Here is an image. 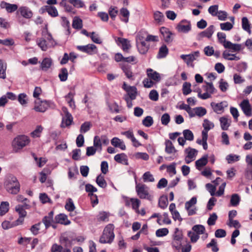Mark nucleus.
<instances>
[{"instance_id": "nucleus-1", "label": "nucleus", "mask_w": 252, "mask_h": 252, "mask_svg": "<svg viewBox=\"0 0 252 252\" xmlns=\"http://www.w3.org/2000/svg\"><path fill=\"white\" fill-rule=\"evenodd\" d=\"M37 43L43 51H46L48 48L55 45L51 33L48 31L47 25L42 31V37L37 40Z\"/></svg>"}, {"instance_id": "nucleus-2", "label": "nucleus", "mask_w": 252, "mask_h": 252, "mask_svg": "<svg viewBox=\"0 0 252 252\" xmlns=\"http://www.w3.org/2000/svg\"><path fill=\"white\" fill-rule=\"evenodd\" d=\"M193 92L197 93L198 98L205 100L211 98L212 94L216 93L217 90L212 83L207 82L202 85L201 88L193 90Z\"/></svg>"}, {"instance_id": "nucleus-3", "label": "nucleus", "mask_w": 252, "mask_h": 252, "mask_svg": "<svg viewBox=\"0 0 252 252\" xmlns=\"http://www.w3.org/2000/svg\"><path fill=\"white\" fill-rule=\"evenodd\" d=\"M30 142L31 139L28 136L23 134L17 135L14 138L11 142L13 151L15 153H18L28 146Z\"/></svg>"}, {"instance_id": "nucleus-4", "label": "nucleus", "mask_w": 252, "mask_h": 252, "mask_svg": "<svg viewBox=\"0 0 252 252\" xmlns=\"http://www.w3.org/2000/svg\"><path fill=\"white\" fill-rule=\"evenodd\" d=\"M114 229V226L113 224H107L104 228L102 234L99 238V242L101 244H111L115 237Z\"/></svg>"}, {"instance_id": "nucleus-5", "label": "nucleus", "mask_w": 252, "mask_h": 252, "mask_svg": "<svg viewBox=\"0 0 252 252\" xmlns=\"http://www.w3.org/2000/svg\"><path fill=\"white\" fill-rule=\"evenodd\" d=\"M6 190L11 194H17L20 190V184L14 176L9 178L5 183Z\"/></svg>"}, {"instance_id": "nucleus-6", "label": "nucleus", "mask_w": 252, "mask_h": 252, "mask_svg": "<svg viewBox=\"0 0 252 252\" xmlns=\"http://www.w3.org/2000/svg\"><path fill=\"white\" fill-rule=\"evenodd\" d=\"M135 189L137 195L140 198L151 199V196L149 193V188L146 185L137 184L136 182Z\"/></svg>"}, {"instance_id": "nucleus-7", "label": "nucleus", "mask_w": 252, "mask_h": 252, "mask_svg": "<svg viewBox=\"0 0 252 252\" xmlns=\"http://www.w3.org/2000/svg\"><path fill=\"white\" fill-rule=\"evenodd\" d=\"M29 208V205L26 203L23 205H18L15 207V211L19 215V218L16 220V225H20L23 223L24 218L27 215L26 209Z\"/></svg>"}, {"instance_id": "nucleus-8", "label": "nucleus", "mask_w": 252, "mask_h": 252, "mask_svg": "<svg viewBox=\"0 0 252 252\" xmlns=\"http://www.w3.org/2000/svg\"><path fill=\"white\" fill-rule=\"evenodd\" d=\"M183 240V233L178 228H176L173 235L172 246L176 250H179L182 246Z\"/></svg>"}, {"instance_id": "nucleus-9", "label": "nucleus", "mask_w": 252, "mask_h": 252, "mask_svg": "<svg viewBox=\"0 0 252 252\" xmlns=\"http://www.w3.org/2000/svg\"><path fill=\"white\" fill-rule=\"evenodd\" d=\"M200 56V52L198 51H194L188 55H181L180 58L184 60L189 66L194 67L193 62L196 60Z\"/></svg>"}, {"instance_id": "nucleus-10", "label": "nucleus", "mask_w": 252, "mask_h": 252, "mask_svg": "<svg viewBox=\"0 0 252 252\" xmlns=\"http://www.w3.org/2000/svg\"><path fill=\"white\" fill-rule=\"evenodd\" d=\"M210 106L213 111L217 114H221L224 111V108L228 106L227 102L223 101L219 103L212 102Z\"/></svg>"}, {"instance_id": "nucleus-11", "label": "nucleus", "mask_w": 252, "mask_h": 252, "mask_svg": "<svg viewBox=\"0 0 252 252\" xmlns=\"http://www.w3.org/2000/svg\"><path fill=\"white\" fill-rule=\"evenodd\" d=\"M77 49L84 53L89 55H93L97 53V49L96 46L93 44H89L86 45L77 46Z\"/></svg>"}, {"instance_id": "nucleus-12", "label": "nucleus", "mask_w": 252, "mask_h": 252, "mask_svg": "<svg viewBox=\"0 0 252 252\" xmlns=\"http://www.w3.org/2000/svg\"><path fill=\"white\" fill-rule=\"evenodd\" d=\"M185 152L187 154L185 158V162L186 163L189 164L191 161L195 160L198 151L195 149L189 147L186 149Z\"/></svg>"}, {"instance_id": "nucleus-13", "label": "nucleus", "mask_w": 252, "mask_h": 252, "mask_svg": "<svg viewBox=\"0 0 252 252\" xmlns=\"http://www.w3.org/2000/svg\"><path fill=\"white\" fill-rule=\"evenodd\" d=\"M207 113L206 109L203 107H196L193 108H191L189 114L190 118H193L195 116L202 117Z\"/></svg>"}, {"instance_id": "nucleus-14", "label": "nucleus", "mask_w": 252, "mask_h": 252, "mask_svg": "<svg viewBox=\"0 0 252 252\" xmlns=\"http://www.w3.org/2000/svg\"><path fill=\"white\" fill-rule=\"evenodd\" d=\"M125 205L127 207H131L136 212H139L140 201L137 198L126 197L125 200Z\"/></svg>"}, {"instance_id": "nucleus-15", "label": "nucleus", "mask_w": 252, "mask_h": 252, "mask_svg": "<svg viewBox=\"0 0 252 252\" xmlns=\"http://www.w3.org/2000/svg\"><path fill=\"white\" fill-rule=\"evenodd\" d=\"M34 103L33 109L36 112H44L49 106L47 101H41L39 98H37Z\"/></svg>"}, {"instance_id": "nucleus-16", "label": "nucleus", "mask_w": 252, "mask_h": 252, "mask_svg": "<svg viewBox=\"0 0 252 252\" xmlns=\"http://www.w3.org/2000/svg\"><path fill=\"white\" fill-rule=\"evenodd\" d=\"M220 126L222 130H227L231 125V119L229 116L225 115L219 119Z\"/></svg>"}, {"instance_id": "nucleus-17", "label": "nucleus", "mask_w": 252, "mask_h": 252, "mask_svg": "<svg viewBox=\"0 0 252 252\" xmlns=\"http://www.w3.org/2000/svg\"><path fill=\"white\" fill-rule=\"evenodd\" d=\"M115 41L118 46L121 47L124 52H127L129 49L131 47L129 41L127 39L117 37L115 39Z\"/></svg>"}, {"instance_id": "nucleus-18", "label": "nucleus", "mask_w": 252, "mask_h": 252, "mask_svg": "<svg viewBox=\"0 0 252 252\" xmlns=\"http://www.w3.org/2000/svg\"><path fill=\"white\" fill-rule=\"evenodd\" d=\"M160 32L166 42L169 43L172 41L173 33L168 28L162 27L160 29Z\"/></svg>"}, {"instance_id": "nucleus-19", "label": "nucleus", "mask_w": 252, "mask_h": 252, "mask_svg": "<svg viewBox=\"0 0 252 252\" xmlns=\"http://www.w3.org/2000/svg\"><path fill=\"white\" fill-rule=\"evenodd\" d=\"M240 106L246 116L250 117L252 115V108L248 99L243 100L240 104Z\"/></svg>"}, {"instance_id": "nucleus-20", "label": "nucleus", "mask_w": 252, "mask_h": 252, "mask_svg": "<svg viewBox=\"0 0 252 252\" xmlns=\"http://www.w3.org/2000/svg\"><path fill=\"white\" fill-rule=\"evenodd\" d=\"M225 49H230L232 52H239L244 50L245 46L242 44L233 43L230 41H227L224 45Z\"/></svg>"}, {"instance_id": "nucleus-21", "label": "nucleus", "mask_w": 252, "mask_h": 252, "mask_svg": "<svg viewBox=\"0 0 252 252\" xmlns=\"http://www.w3.org/2000/svg\"><path fill=\"white\" fill-rule=\"evenodd\" d=\"M17 13H20L22 17L26 19H31L33 16L32 11L27 6H21L19 7Z\"/></svg>"}, {"instance_id": "nucleus-22", "label": "nucleus", "mask_w": 252, "mask_h": 252, "mask_svg": "<svg viewBox=\"0 0 252 252\" xmlns=\"http://www.w3.org/2000/svg\"><path fill=\"white\" fill-rule=\"evenodd\" d=\"M119 65L126 77L129 79L133 80V74L131 71V65L125 63H121Z\"/></svg>"}, {"instance_id": "nucleus-23", "label": "nucleus", "mask_w": 252, "mask_h": 252, "mask_svg": "<svg viewBox=\"0 0 252 252\" xmlns=\"http://www.w3.org/2000/svg\"><path fill=\"white\" fill-rule=\"evenodd\" d=\"M214 32V26H210L206 30L201 32L197 35V38L201 40L203 37L210 38Z\"/></svg>"}, {"instance_id": "nucleus-24", "label": "nucleus", "mask_w": 252, "mask_h": 252, "mask_svg": "<svg viewBox=\"0 0 252 252\" xmlns=\"http://www.w3.org/2000/svg\"><path fill=\"white\" fill-rule=\"evenodd\" d=\"M202 126L204 129L202 131V135L207 136H208V131L215 126L213 122L206 119L204 120Z\"/></svg>"}, {"instance_id": "nucleus-25", "label": "nucleus", "mask_w": 252, "mask_h": 252, "mask_svg": "<svg viewBox=\"0 0 252 252\" xmlns=\"http://www.w3.org/2000/svg\"><path fill=\"white\" fill-rule=\"evenodd\" d=\"M147 74L148 78L155 83L158 82L160 80V74L151 68L147 69Z\"/></svg>"}, {"instance_id": "nucleus-26", "label": "nucleus", "mask_w": 252, "mask_h": 252, "mask_svg": "<svg viewBox=\"0 0 252 252\" xmlns=\"http://www.w3.org/2000/svg\"><path fill=\"white\" fill-rule=\"evenodd\" d=\"M75 94L74 91H71L65 96L66 101L69 106L73 110H74L76 108L75 103L74 100Z\"/></svg>"}, {"instance_id": "nucleus-27", "label": "nucleus", "mask_w": 252, "mask_h": 252, "mask_svg": "<svg viewBox=\"0 0 252 252\" xmlns=\"http://www.w3.org/2000/svg\"><path fill=\"white\" fill-rule=\"evenodd\" d=\"M0 6L2 8H5L7 12L12 13L18 9V6L15 4H11L5 1H2L0 3Z\"/></svg>"}, {"instance_id": "nucleus-28", "label": "nucleus", "mask_w": 252, "mask_h": 252, "mask_svg": "<svg viewBox=\"0 0 252 252\" xmlns=\"http://www.w3.org/2000/svg\"><path fill=\"white\" fill-rule=\"evenodd\" d=\"M208 155H205L200 159L197 160L195 161V167L196 169L200 170L203 167L205 166L208 163Z\"/></svg>"}, {"instance_id": "nucleus-29", "label": "nucleus", "mask_w": 252, "mask_h": 252, "mask_svg": "<svg viewBox=\"0 0 252 252\" xmlns=\"http://www.w3.org/2000/svg\"><path fill=\"white\" fill-rule=\"evenodd\" d=\"M114 160L121 164H123L126 165L128 164V159L126 155L124 153L119 154L115 156Z\"/></svg>"}, {"instance_id": "nucleus-30", "label": "nucleus", "mask_w": 252, "mask_h": 252, "mask_svg": "<svg viewBox=\"0 0 252 252\" xmlns=\"http://www.w3.org/2000/svg\"><path fill=\"white\" fill-rule=\"evenodd\" d=\"M53 214V212L51 211L48 214V216H45L42 219V222L44 224L46 229L51 225L52 223H54Z\"/></svg>"}, {"instance_id": "nucleus-31", "label": "nucleus", "mask_w": 252, "mask_h": 252, "mask_svg": "<svg viewBox=\"0 0 252 252\" xmlns=\"http://www.w3.org/2000/svg\"><path fill=\"white\" fill-rule=\"evenodd\" d=\"M64 119H65V120H64V124H65L66 126H69L73 123V118L72 115L68 112L67 109L64 107Z\"/></svg>"}, {"instance_id": "nucleus-32", "label": "nucleus", "mask_w": 252, "mask_h": 252, "mask_svg": "<svg viewBox=\"0 0 252 252\" xmlns=\"http://www.w3.org/2000/svg\"><path fill=\"white\" fill-rule=\"evenodd\" d=\"M111 143L115 147H118L122 150H126V147L124 141L117 137L112 138Z\"/></svg>"}, {"instance_id": "nucleus-33", "label": "nucleus", "mask_w": 252, "mask_h": 252, "mask_svg": "<svg viewBox=\"0 0 252 252\" xmlns=\"http://www.w3.org/2000/svg\"><path fill=\"white\" fill-rule=\"evenodd\" d=\"M78 174V170L76 166H72L69 167L68 171V178L69 180H74L76 179V176Z\"/></svg>"}, {"instance_id": "nucleus-34", "label": "nucleus", "mask_w": 252, "mask_h": 252, "mask_svg": "<svg viewBox=\"0 0 252 252\" xmlns=\"http://www.w3.org/2000/svg\"><path fill=\"white\" fill-rule=\"evenodd\" d=\"M64 207L67 211L70 212V216H73L72 212L75 210V206L71 198H69L66 199Z\"/></svg>"}, {"instance_id": "nucleus-35", "label": "nucleus", "mask_w": 252, "mask_h": 252, "mask_svg": "<svg viewBox=\"0 0 252 252\" xmlns=\"http://www.w3.org/2000/svg\"><path fill=\"white\" fill-rule=\"evenodd\" d=\"M136 45L141 54H145L148 51L149 45L145 42H136Z\"/></svg>"}, {"instance_id": "nucleus-36", "label": "nucleus", "mask_w": 252, "mask_h": 252, "mask_svg": "<svg viewBox=\"0 0 252 252\" xmlns=\"http://www.w3.org/2000/svg\"><path fill=\"white\" fill-rule=\"evenodd\" d=\"M43 11H46L52 17H56L58 15L57 9L52 5H45L43 8Z\"/></svg>"}, {"instance_id": "nucleus-37", "label": "nucleus", "mask_w": 252, "mask_h": 252, "mask_svg": "<svg viewBox=\"0 0 252 252\" xmlns=\"http://www.w3.org/2000/svg\"><path fill=\"white\" fill-rule=\"evenodd\" d=\"M52 64V59L49 58H45L41 63L40 68L43 71H47L51 67Z\"/></svg>"}, {"instance_id": "nucleus-38", "label": "nucleus", "mask_w": 252, "mask_h": 252, "mask_svg": "<svg viewBox=\"0 0 252 252\" xmlns=\"http://www.w3.org/2000/svg\"><path fill=\"white\" fill-rule=\"evenodd\" d=\"M165 151L168 154H173L177 152L172 142L169 140H166L165 142Z\"/></svg>"}, {"instance_id": "nucleus-39", "label": "nucleus", "mask_w": 252, "mask_h": 252, "mask_svg": "<svg viewBox=\"0 0 252 252\" xmlns=\"http://www.w3.org/2000/svg\"><path fill=\"white\" fill-rule=\"evenodd\" d=\"M120 15L121 16V20L122 21L127 23L128 22L129 12L126 8H122L120 10Z\"/></svg>"}, {"instance_id": "nucleus-40", "label": "nucleus", "mask_w": 252, "mask_h": 252, "mask_svg": "<svg viewBox=\"0 0 252 252\" xmlns=\"http://www.w3.org/2000/svg\"><path fill=\"white\" fill-rule=\"evenodd\" d=\"M110 213L105 211L99 212L96 217V219L98 221L106 222L109 221Z\"/></svg>"}, {"instance_id": "nucleus-41", "label": "nucleus", "mask_w": 252, "mask_h": 252, "mask_svg": "<svg viewBox=\"0 0 252 252\" xmlns=\"http://www.w3.org/2000/svg\"><path fill=\"white\" fill-rule=\"evenodd\" d=\"M223 58L228 61H238L240 59V57L236 54H230L227 51H224L222 53Z\"/></svg>"}, {"instance_id": "nucleus-42", "label": "nucleus", "mask_w": 252, "mask_h": 252, "mask_svg": "<svg viewBox=\"0 0 252 252\" xmlns=\"http://www.w3.org/2000/svg\"><path fill=\"white\" fill-rule=\"evenodd\" d=\"M153 17L157 23L161 24L164 22V15L162 12L159 11H155L153 14Z\"/></svg>"}, {"instance_id": "nucleus-43", "label": "nucleus", "mask_w": 252, "mask_h": 252, "mask_svg": "<svg viewBox=\"0 0 252 252\" xmlns=\"http://www.w3.org/2000/svg\"><path fill=\"white\" fill-rule=\"evenodd\" d=\"M168 49L167 46L163 44L159 49L157 58L158 59L164 58L166 57L168 54Z\"/></svg>"}, {"instance_id": "nucleus-44", "label": "nucleus", "mask_w": 252, "mask_h": 252, "mask_svg": "<svg viewBox=\"0 0 252 252\" xmlns=\"http://www.w3.org/2000/svg\"><path fill=\"white\" fill-rule=\"evenodd\" d=\"M148 32L144 30H141L136 35V42H145L147 39Z\"/></svg>"}, {"instance_id": "nucleus-45", "label": "nucleus", "mask_w": 252, "mask_h": 252, "mask_svg": "<svg viewBox=\"0 0 252 252\" xmlns=\"http://www.w3.org/2000/svg\"><path fill=\"white\" fill-rule=\"evenodd\" d=\"M93 144V146L97 150L98 152L100 153L102 151V144L99 136H95L94 137Z\"/></svg>"}, {"instance_id": "nucleus-46", "label": "nucleus", "mask_w": 252, "mask_h": 252, "mask_svg": "<svg viewBox=\"0 0 252 252\" xmlns=\"http://www.w3.org/2000/svg\"><path fill=\"white\" fill-rule=\"evenodd\" d=\"M129 90L126 92L127 94L125 96H127L131 99H135L137 95V89L134 86L129 88Z\"/></svg>"}, {"instance_id": "nucleus-47", "label": "nucleus", "mask_w": 252, "mask_h": 252, "mask_svg": "<svg viewBox=\"0 0 252 252\" xmlns=\"http://www.w3.org/2000/svg\"><path fill=\"white\" fill-rule=\"evenodd\" d=\"M77 55L74 52H70L69 54L64 53V64H65L68 60L74 63L75 60L77 58Z\"/></svg>"}, {"instance_id": "nucleus-48", "label": "nucleus", "mask_w": 252, "mask_h": 252, "mask_svg": "<svg viewBox=\"0 0 252 252\" xmlns=\"http://www.w3.org/2000/svg\"><path fill=\"white\" fill-rule=\"evenodd\" d=\"M177 29L180 32L187 33L190 30L191 27L189 23H188L186 25H183L182 23H180L177 26Z\"/></svg>"}, {"instance_id": "nucleus-49", "label": "nucleus", "mask_w": 252, "mask_h": 252, "mask_svg": "<svg viewBox=\"0 0 252 252\" xmlns=\"http://www.w3.org/2000/svg\"><path fill=\"white\" fill-rule=\"evenodd\" d=\"M226 160L228 163L230 164L239 161L240 159V156L235 154H229L226 157Z\"/></svg>"}, {"instance_id": "nucleus-50", "label": "nucleus", "mask_w": 252, "mask_h": 252, "mask_svg": "<svg viewBox=\"0 0 252 252\" xmlns=\"http://www.w3.org/2000/svg\"><path fill=\"white\" fill-rule=\"evenodd\" d=\"M72 27L75 29H81L83 27L82 20L78 17H75L72 22Z\"/></svg>"}, {"instance_id": "nucleus-51", "label": "nucleus", "mask_w": 252, "mask_h": 252, "mask_svg": "<svg viewBox=\"0 0 252 252\" xmlns=\"http://www.w3.org/2000/svg\"><path fill=\"white\" fill-rule=\"evenodd\" d=\"M96 183L99 187L102 188H105L107 186V183L104 176L101 174L99 175L96 177Z\"/></svg>"}, {"instance_id": "nucleus-52", "label": "nucleus", "mask_w": 252, "mask_h": 252, "mask_svg": "<svg viewBox=\"0 0 252 252\" xmlns=\"http://www.w3.org/2000/svg\"><path fill=\"white\" fill-rule=\"evenodd\" d=\"M192 230L198 235L204 234L205 232V227L201 224L194 225L192 228Z\"/></svg>"}, {"instance_id": "nucleus-53", "label": "nucleus", "mask_w": 252, "mask_h": 252, "mask_svg": "<svg viewBox=\"0 0 252 252\" xmlns=\"http://www.w3.org/2000/svg\"><path fill=\"white\" fill-rule=\"evenodd\" d=\"M9 210V203L2 202L0 205V216H2L6 214Z\"/></svg>"}, {"instance_id": "nucleus-54", "label": "nucleus", "mask_w": 252, "mask_h": 252, "mask_svg": "<svg viewBox=\"0 0 252 252\" xmlns=\"http://www.w3.org/2000/svg\"><path fill=\"white\" fill-rule=\"evenodd\" d=\"M43 127L41 126H36L35 129L31 133V135L33 138L39 137L42 132Z\"/></svg>"}, {"instance_id": "nucleus-55", "label": "nucleus", "mask_w": 252, "mask_h": 252, "mask_svg": "<svg viewBox=\"0 0 252 252\" xmlns=\"http://www.w3.org/2000/svg\"><path fill=\"white\" fill-rule=\"evenodd\" d=\"M191 86L189 82H186L183 84L182 91L184 95H187L191 92Z\"/></svg>"}, {"instance_id": "nucleus-56", "label": "nucleus", "mask_w": 252, "mask_h": 252, "mask_svg": "<svg viewBox=\"0 0 252 252\" xmlns=\"http://www.w3.org/2000/svg\"><path fill=\"white\" fill-rule=\"evenodd\" d=\"M168 204L166 196H161L158 200V206L162 209H165Z\"/></svg>"}, {"instance_id": "nucleus-57", "label": "nucleus", "mask_w": 252, "mask_h": 252, "mask_svg": "<svg viewBox=\"0 0 252 252\" xmlns=\"http://www.w3.org/2000/svg\"><path fill=\"white\" fill-rule=\"evenodd\" d=\"M18 100L21 105L26 106L28 102V96L24 93L20 94L18 95Z\"/></svg>"}, {"instance_id": "nucleus-58", "label": "nucleus", "mask_w": 252, "mask_h": 252, "mask_svg": "<svg viewBox=\"0 0 252 252\" xmlns=\"http://www.w3.org/2000/svg\"><path fill=\"white\" fill-rule=\"evenodd\" d=\"M184 137L187 140L191 141L194 139V135L192 132L189 129H185L183 131Z\"/></svg>"}, {"instance_id": "nucleus-59", "label": "nucleus", "mask_w": 252, "mask_h": 252, "mask_svg": "<svg viewBox=\"0 0 252 252\" xmlns=\"http://www.w3.org/2000/svg\"><path fill=\"white\" fill-rule=\"evenodd\" d=\"M142 178L144 182H153L155 181L153 175L149 171L144 173Z\"/></svg>"}, {"instance_id": "nucleus-60", "label": "nucleus", "mask_w": 252, "mask_h": 252, "mask_svg": "<svg viewBox=\"0 0 252 252\" xmlns=\"http://www.w3.org/2000/svg\"><path fill=\"white\" fill-rule=\"evenodd\" d=\"M6 64H4L3 61L0 59V78H6Z\"/></svg>"}, {"instance_id": "nucleus-61", "label": "nucleus", "mask_w": 252, "mask_h": 252, "mask_svg": "<svg viewBox=\"0 0 252 252\" xmlns=\"http://www.w3.org/2000/svg\"><path fill=\"white\" fill-rule=\"evenodd\" d=\"M91 127V123L90 122H85L81 125L80 129V132L82 133H85L90 129Z\"/></svg>"}, {"instance_id": "nucleus-62", "label": "nucleus", "mask_w": 252, "mask_h": 252, "mask_svg": "<svg viewBox=\"0 0 252 252\" xmlns=\"http://www.w3.org/2000/svg\"><path fill=\"white\" fill-rule=\"evenodd\" d=\"M169 233L167 228H159L156 231V235L158 237H161L166 236Z\"/></svg>"}, {"instance_id": "nucleus-63", "label": "nucleus", "mask_w": 252, "mask_h": 252, "mask_svg": "<svg viewBox=\"0 0 252 252\" xmlns=\"http://www.w3.org/2000/svg\"><path fill=\"white\" fill-rule=\"evenodd\" d=\"M221 143L222 145L228 146L230 144L229 139L226 132L223 131L221 133Z\"/></svg>"}, {"instance_id": "nucleus-64", "label": "nucleus", "mask_w": 252, "mask_h": 252, "mask_svg": "<svg viewBox=\"0 0 252 252\" xmlns=\"http://www.w3.org/2000/svg\"><path fill=\"white\" fill-rule=\"evenodd\" d=\"M109 14L112 20H115L118 13V10L117 7L110 6L108 10Z\"/></svg>"}]
</instances>
